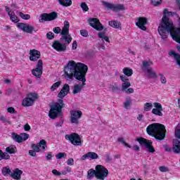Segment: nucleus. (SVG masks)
Returning <instances> with one entry per match:
<instances>
[{"label": "nucleus", "mask_w": 180, "mask_h": 180, "mask_svg": "<svg viewBox=\"0 0 180 180\" xmlns=\"http://www.w3.org/2000/svg\"><path fill=\"white\" fill-rule=\"evenodd\" d=\"M65 78L67 81H73L74 77L82 83L77 84L73 87L72 94H79L85 85H86V72L88 66L82 63H76L74 60H69L64 67Z\"/></svg>", "instance_id": "nucleus-1"}, {"label": "nucleus", "mask_w": 180, "mask_h": 180, "mask_svg": "<svg viewBox=\"0 0 180 180\" xmlns=\"http://www.w3.org/2000/svg\"><path fill=\"white\" fill-rule=\"evenodd\" d=\"M149 136H153L156 140L165 139V127L161 124H151L146 128Z\"/></svg>", "instance_id": "nucleus-2"}, {"label": "nucleus", "mask_w": 180, "mask_h": 180, "mask_svg": "<svg viewBox=\"0 0 180 180\" xmlns=\"http://www.w3.org/2000/svg\"><path fill=\"white\" fill-rule=\"evenodd\" d=\"M61 41H65L66 44H70L72 41V37L70 35V22L67 20L64 22V26L60 30Z\"/></svg>", "instance_id": "nucleus-3"}, {"label": "nucleus", "mask_w": 180, "mask_h": 180, "mask_svg": "<svg viewBox=\"0 0 180 180\" xmlns=\"http://www.w3.org/2000/svg\"><path fill=\"white\" fill-rule=\"evenodd\" d=\"M58 103H56L51 106V110L49 112V116L51 119H56L58 113L61 112V110L64 108V103L63 99H58Z\"/></svg>", "instance_id": "nucleus-4"}, {"label": "nucleus", "mask_w": 180, "mask_h": 180, "mask_svg": "<svg viewBox=\"0 0 180 180\" xmlns=\"http://www.w3.org/2000/svg\"><path fill=\"white\" fill-rule=\"evenodd\" d=\"M96 169V178L99 180H105V178H108L109 175V171L105 167L101 165H98L95 167Z\"/></svg>", "instance_id": "nucleus-5"}, {"label": "nucleus", "mask_w": 180, "mask_h": 180, "mask_svg": "<svg viewBox=\"0 0 180 180\" xmlns=\"http://www.w3.org/2000/svg\"><path fill=\"white\" fill-rule=\"evenodd\" d=\"M18 153V148L15 145H11L6 148V153H4L0 150V160H9L11 156L9 154H16Z\"/></svg>", "instance_id": "nucleus-6"}, {"label": "nucleus", "mask_w": 180, "mask_h": 180, "mask_svg": "<svg viewBox=\"0 0 180 180\" xmlns=\"http://www.w3.org/2000/svg\"><path fill=\"white\" fill-rule=\"evenodd\" d=\"M17 27H18L20 30L24 32V33H28L29 34H32L37 32V30H36L34 26L29 23L18 22L17 24Z\"/></svg>", "instance_id": "nucleus-7"}, {"label": "nucleus", "mask_w": 180, "mask_h": 180, "mask_svg": "<svg viewBox=\"0 0 180 180\" xmlns=\"http://www.w3.org/2000/svg\"><path fill=\"white\" fill-rule=\"evenodd\" d=\"M65 140H68L73 146H82V142L81 141V136L77 133H72L70 134H66L65 136Z\"/></svg>", "instance_id": "nucleus-8"}, {"label": "nucleus", "mask_w": 180, "mask_h": 180, "mask_svg": "<svg viewBox=\"0 0 180 180\" xmlns=\"http://www.w3.org/2000/svg\"><path fill=\"white\" fill-rule=\"evenodd\" d=\"M70 113V123L72 124H76L78 126L79 124V119L82 117V112L81 110H72Z\"/></svg>", "instance_id": "nucleus-9"}, {"label": "nucleus", "mask_w": 180, "mask_h": 180, "mask_svg": "<svg viewBox=\"0 0 180 180\" xmlns=\"http://www.w3.org/2000/svg\"><path fill=\"white\" fill-rule=\"evenodd\" d=\"M101 4L106 8L107 9H110V11H113L114 12H119L120 11H124L126 8L123 4H113L109 3L108 1H101Z\"/></svg>", "instance_id": "nucleus-10"}, {"label": "nucleus", "mask_w": 180, "mask_h": 180, "mask_svg": "<svg viewBox=\"0 0 180 180\" xmlns=\"http://www.w3.org/2000/svg\"><path fill=\"white\" fill-rule=\"evenodd\" d=\"M38 98L39 95H37V94L30 93L28 94L27 97L22 101V105L27 107L32 106V105H33V103H34V101Z\"/></svg>", "instance_id": "nucleus-11"}, {"label": "nucleus", "mask_w": 180, "mask_h": 180, "mask_svg": "<svg viewBox=\"0 0 180 180\" xmlns=\"http://www.w3.org/2000/svg\"><path fill=\"white\" fill-rule=\"evenodd\" d=\"M39 18L40 23H44V22H51V20L57 19V13L53 11L51 13H43Z\"/></svg>", "instance_id": "nucleus-12"}, {"label": "nucleus", "mask_w": 180, "mask_h": 180, "mask_svg": "<svg viewBox=\"0 0 180 180\" xmlns=\"http://www.w3.org/2000/svg\"><path fill=\"white\" fill-rule=\"evenodd\" d=\"M137 141L141 145L145 146L146 148H147L148 153H155V149L153 146V143L146 139L139 138L137 139Z\"/></svg>", "instance_id": "nucleus-13"}, {"label": "nucleus", "mask_w": 180, "mask_h": 180, "mask_svg": "<svg viewBox=\"0 0 180 180\" xmlns=\"http://www.w3.org/2000/svg\"><path fill=\"white\" fill-rule=\"evenodd\" d=\"M88 23L98 32H102V30L103 29V25H102L101 21H99V19L98 18H89L88 20Z\"/></svg>", "instance_id": "nucleus-14"}, {"label": "nucleus", "mask_w": 180, "mask_h": 180, "mask_svg": "<svg viewBox=\"0 0 180 180\" xmlns=\"http://www.w3.org/2000/svg\"><path fill=\"white\" fill-rule=\"evenodd\" d=\"M43 74V60H39L37 68L32 70V75L37 78H40Z\"/></svg>", "instance_id": "nucleus-15"}, {"label": "nucleus", "mask_w": 180, "mask_h": 180, "mask_svg": "<svg viewBox=\"0 0 180 180\" xmlns=\"http://www.w3.org/2000/svg\"><path fill=\"white\" fill-rule=\"evenodd\" d=\"M63 43L65 44H61L59 41H55L52 44V47L54 49V50H56V51H58L59 53L65 51V50H67V45L65 44H66L65 41H63Z\"/></svg>", "instance_id": "nucleus-16"}, {"label": "nucleus", "mask_w": 180, "mask_h": 180, "mask_svg": "<svg viewBox=\"0 0 180 180\" xmlns=\"http://www.w3.org/2000/svg\"><path fill=\"white\" fill-rule=\"evenodd\" d=\"M153 106L155 108L152 110L153 115L155 116H162V105L160 103H154Z\"/></svg>", "instance_id": "nucleus-17"}, {"label": "nucleus", "mask_w": 180, "mask_h": 180, "mask_svg": "<svg viewBox=\"0 0 180 180\" xmlns=\"http://www.w3.org/2000/svg\"><path fill=\"white\" fill-rule=\"evenodd\" d=\"M146 25H147V18L141 17L137 19L136 25L137 26V27L141 29V30H147Z\"/></svg>", "instance_id": "nucleus-18"}, {"label": "nucleus", "mask_w": 180, "mask_h": 180, "mask_svg": "<svg viewBox=\"0 0 180 180\" xmlns=\"http://www.w3.org/2000/svg\"><path fill=\"white\" fill-rule=\"evenodd\" d=\"M40 51L36 49L30 50V61H37L41 57Z\"/></svg>", "instance_id": "nucleus-19"}, {"label": "nucleus", "mask_w": 180, "mask_h": 180, "mask_svg": "<svg viewBox=\"0 0 180 180\" xmlns=\"http://www.w3.org/2000/svg\"><path fill=\"white\" fill-rule=\"evenodd\" d=\"M98 154L95 152H89L84 154L81 158V161H85V160H98Z\"/></svg>", "instance_id": "nucleus-20"}, {"label": "nucleus", "mask_w": 180, "mask_h": 180, "mask_svg": "<svg viewBox=\"0 0 180 180\" xmlns=\"http://www.w3.org/2000/svg\"><path fill=\"white\" fill-rule=\"evenodd\" d=\"M143 71L147 78H150L153 79H155V78H157V73L155 72V70H153V68H146Z\"/></svg>", "instance_id": "nucleus-21"}, {"label": "nucleus", "mask_w": 180, "mask_h": 180, "mask_svg": "<svg viewBox=\"0 0 180 180\" xmlns=\"http://www.w3.org/2000/svg\"><path fill=\"white\" fill-rule=\"evenodd\" d=\"M22 174H23V171L16 168L13 170L11 174V176L13 179L20 180L22 179Z\"/></svg>", "instance_id": "nucleus-22"}, {"label": "nucleus", "mask_w": 180, "mask_h": 180, "mask_svg": "<svg viewBox=\"0 0 180 180\" xmlns=\"http://www.w3.org/2000/svg\"><path fill=\"white\" fill-rule=\"evenodd\" d=\"M169 56L174 58V61L176 62V65H178L180 68V55L179 53H177L175 52V51H170L169 52Z\"/></svg>", "instance_id": "nucleus-23"}, {"label": "nucleus", "mask_w": 180, "mask_h": 180, "mask_svg": "<svg viewBox=\"0 0 180 180\" xmlns=\"http://www.w3.org/2000/svg\"><path fill=\"white\" fill-rule=\"evenodd\" d=\"M70 92V86L68 84H65L63 89L60 90V93L58 94V98H64Z\"/></svg>", "instance_id": "nucleus-24"}, {"label": "nucleus", "mask_w": 180, "mask_h": 180, "mask_svg": "<svg viewBox=\"0 0 180 180\" xmlns=\"http://www.w3.org/2000/svg\"><path fill=\"white\" fill-rule=\"evenodd\" d=\"M174 145H173V151L176 154L180 153V141L178 139H174L173 141Z\"/></svg>", "instance_id": "nucleus-25"}, {"label": "nucleus", "mask_w": 180, "mask_h": 180, "mask_svg": "<svg viewBox=\"0 0 180 180\" xmlns=\"http://www.w3.org/2000/svg\"><path fill=\"white\" fill-rule=\"evenodd\" d=\"M96 176V169H91L87 172V179H94Z\"/></svg>", "instance_id": "nucleus-26"}, {"label": "nucleus", "mask_w": 180, "mask_h": 180, "mask_svg": "<svg viewBox=\"0 0 180 180\" xmlns=\"http://www.w3.org/2000/svg\"><path fill=\"white\" fill-rule=\"evenodd\" d=\"M108 24L111 27H114V29H119L122 25L120 22L117 20L109 21Z\"/></svg>", "instance_id": "nucleus-27"}, {"label": "nucleus", "mask_w": 180, "mask_h": 180, "mask_svg": "<svg viewBox=\"0 0 180 180\" xmlns=\"http://www.w3.org/2000/svg\"><path fill=\"white\" fill-rule=\"evenodd\" d=\"M60 5L62 6H71L72 1L71 0H58Z\"/></svg>", "instance_id": "nucleus-28"}, {"label": "nucleus", "mask_w": 180, "mask_h": 180, "mask_svg": "<svg viewBox=\"0 0 180 180\" xmlns=\"http://www.w3.org/2000/svg\"><path fill=\"white\" fill-rule=\"evenodd\" d=\"M11 138L13 139V140L14 141H15L16 143H22V138L20 136V134L18 135L16 133L13 132L11 134Z\"/></svg>", "instance_id": "nucleus-29"}, {"label": "nucleus", "mask_w": 180, "mask_h": 180, "mask_svg": "<svg viewBox=\"0 0 180 180\" xmlns=\"http://www.w3.org/2000/svg\"><path fill=\"white\" fill-rule=\"evenodd\" d=\"M8 15L10 16L11 21L14 22L15 23H18V22H19V18L18 16H16V15H15V13L9 11Z\"/></svg>", "instance_id": "nucleus-30"}, {"label": "nucleus", "mask_w": 180, "mask_h": 180, "mask_svg": "<svg viewBox=\"0 0 180 180\" xmlns=\"http://www.w3.org/2000/svg\"><path fill=\"white\" fill-rule=\"evenodd\" d=\"M98 37L99 39H101L102 40H105V41H107L108 43H110V41L109 40V37L105 34V32H98Z\"/></svg>", "instance_id": "nucleus-31"}, {"label": "nucleus", "mask_w": 180, "mask_h": 180, "mask_svg": "<svg viewBox=\"0 0 180 180\" xmlns=\"http://www.w3.org/2000/svg\"><path fill=\"white\" fill-rule=\"evenodd\" d=\"M123 74H124V75H127V77H131V75H133V70L129 68H124L123 69Z\"/></svg>", "instance_id": "nucleus-32"}, {"label": "nucleus", "mask_w": 180, "mask_h": 180, "mask_svg": "<svg viewBox=\"0 0 180 180\" xmlns=\"http://www.w3.org/2000/svg\"><path fill=\"white\" fill-rule=\"evenodd\" d=\"M129 86H131V84L130 83V82L127 81V82H124V83H122V92H124L127 89H128V88H129Z\"/></svg>", "instance_id": "nucleus-33"}, {"label": "nucleus", "mask_w": 180, "mask_h": 180, "mask_svg": "<svg viewBox=\"0 0 180 180\" xmlns=\"http://www.w3.org/2000/svg\"><path fill=\"white\" fill-rule=\"evenodd\" d=\"M153 109V103H146L143 105V110L145 112H150Z\"/></svg>", "instance_id": "nucleus-34"}, {"label": "nucleus", "mask_w": 180, "mask_h": 180, "mask_svg": "<svg viewBox=\"0 0 180 180\" xmlns=\"http://www.w3.org/2000/svg\"><path fill=\"white\" fill-rule=\"evenodd\" d=\"M150 65H153V62L144 60V61L143 62V68H142V70H143V71H145V70H147V68H151V67H149Z\"/></svg>", "instance_id": "nucleus-35"}, {"label": "nucleus", "mask_w": 180, "mask_h": 180, "mask_svg": "<svg viewBox=\"0 0 180 180\" xmlns=\"http://www.w3.org/2000/svg\"><path fill=\"white\" fill-rule=\"evenodd\" d=\"M38 144H39L41 150H43V151H44V150H46V147H47V143H46L44 139L41 140Z\"/></svg>", "instance_id": "nucleus-36"}, {"label": "nucleus", "mask_w": 180, "mask_h": 180, "mask_svg": "<svg viewBox=\"0 0 180 180\" xmlns=\"http://www.w3.org/2000/svg\"><path fill=\"white\" fill-rule=\"evenodd\" d=\"M61 85V82H57L54 83L51 86V91H54L57 88H58Z\"/></svg>", "instance_id": "nucleus-37"}, {"label": "nucleus", "mask_w": 180, "mask_h": 180, "mask_svg": "<svg viewBox=\"0 0 180 180\" xmlns=\"http://www.w3.org/2000/svg\"><path fill=\"white\" fill-rule=\"evenodd\" d=\"M56 160H61V158H67V154L65 153H59L56 155Z\"/></svg>", "instance_id": "nucleus-38"}, {"label": "nucleus", "mask_w": 180, "mask_h": 180, "mask_svg": "<svg viewBox=\"0 0 180 180\" xmlns=\"http://www.w3.org/2000/svg\"><path fill=\"white\" fill-rule=\"evenodd\" d=\"M19 15L22 19H24V20H29V19H30V15L29 14H23V13L20 12Z\"/></svg>", "instance_id": "nucleus-39"}, {"label": "nucleus", "mask_w": 180, "mask_h": 180, "mask_svg": "<svg viewBox=\"0 0 180 180\" xmlns=\"http://www.w3.org/2000/svg\"><path fill=\"white\" fill-rule=\"evenodd\" d=\"M118 141L119 143H122V144H123V146H124L125 147H128V148H131V146L126 143L124 140H123V138H119Z\"/></svg>", "instance_id": "nucleus-40"}, {"label": "nucleus", "mask_w": 180, "mask_h": 180, "mask_svg": "<svg viewBox=\"0 0 180 180\" xmlns=\"http://www.w3.org/2000/svg\"><path fill=\"white\" fill-rule=\"evenodd\" d=\"M20 136H21V143L22 141H26V140L29 139V134L26 133L20 134Z\"/></svg>", "instance_id": "nucleus-41"}, {"label": "nucleus", "mask_w": 180, "mask_h": 180, "mask_svg": "<svg viewBox=\"0 0 180 180\" xmlns=\"http://www.w3.org/2000/svg\"><path fill=\"white\" fill-rule=\"evenodd\" d=\"M32 148L36 153H39L40 151V146H39V143L38 144H32Z\"/></svg>", "instance_id": "nucleus-42"}, {"label": "nucleus", "mask_w": 180, "mask_h": 180, "mask_svg": "<svg viewBox=\"0 0 180 180\" xmlns=\"http://www.w3.org/2000/svg\"><path fill=\"white\" fill-rule=\"evenodd\" d=\"M81 8L84 12H88V11H89V8L88 7V5H86V3H82Z\"/></svg>", "instance_id": "nucleus-43"}, {"label": "nucleus", "mask_w": 180, "mask_h": 180, "mask_svg": "<svg viewBox=\"0 0 180 180\" xmlns=\"http://www.w3.org/2000/svg\"><path fill=\"white\" fill-rule=\"evenodd\" d=\"M162 0H151V4L153 6H158V5H161Z\"/></svg>", "instance_id": "nucleus-44"}, {"label": "nucleus", "mask_w": 180, "mask_h": 180, "mask_svg": "<svg viewBox=\"0 0 180 180\" xmlns=\"http://www.w3.org/2000/svg\"><path fill=\"white\" fill-rule=\"evenodd\" d=\"M3 175H8V174H11V169L8 167H4L2 169Z\"/></svg>", "instance_id": "nucleus-45"}, {"label": "nucleus", "mask_w": 180, "mask_h": 180, "mask_svg": "<svg viewBox=\"0 0 180 180\" xmlns=\"http://www.w3.org/2000/svg\"><path fill=\"white\" fill-rule=\"evenodd\" d=\"M46 39L49 40H53V39H54V34L52 32H49L46 34Z\"/></svg>", "instance_id": "nucleus-46"}, {"label": "nucleus", "mask_w": 180, "mask_h": 180, "mask_svg": "<svg viewBox=\"0 0 180 180\" xmlns=\"http://www.w3.org/2000/svg\"><path fill=\"white\" fill-rule=\"evenodd\" d=\"M110 89L112 92H117V91H119V87L117 86L110 85Z\"/></svg>", "instance_id": "nucleus-47"}, {"label": "nucleus", "mask_w": 180, "mask_h": 180, "mask_svg": "<svg viewBox=\"0 0 180 180\" xmlns=\"http://www.w3.org/2000/svg\"><path fill=\"white\" fill-rule=\"evenodd\" d=\"M175 137L180 140V128H176L175 129Z\"/></svg>", "instance_id": "nucleus-48"}, {"label": "nucleus", "mask_w": 180, "mask_h": 180, "mask_svg": "<svg viewBox=\"0 0 180 180\" xmlns=\"http://www.w3.org/2000/svg\"><path fill=\"white\" fill-rule=\"evenodd\" d=\"M80 34L81 36H83V37H88V31L82 30H80Z\"/></svg>", "instance_id": "nucleus-49"}, {"label": "nucleus", "mask_w": 180, "mask_h": 180, "mask_svg": "<svg viewBox=\"0 0 180 180\" xmlns=\"http://www.w3.org/2000/svg\"><path fill=\"white\" fill-rule=\"evenodd\" d=\"M160 82L162 84H167V78H165V76L161 74H160Z\"/></svg>", "instance_id": "nucleus-50"}, {"label": "nucleus", "mask_w": 180, "mask_h": 180, "mask_svg": "<svg viewBox=\"0 0 180 180\" xmlns=\"http://www.w3.org/2000/svg\"><path fill=\"white\" fill-rule=\"evenodd\" d=\"M159 170L160 171V172H168L169 171L168 167L164 166H160L159 167Z\"/></svg>", "instance_id": "nucleus-51"}, {"label": "nucleus", "mask_w": 180, "mask_h": 180, "mask_svg": "<svg viewBox=\"0 0 180 180\" xmlns=\"http://www.w3.org/2000/svg\"><path fill=\"white\" fill-rule=\"evenodd\" d=\"M120 79H121V81H122V82H127V81H129V78L126 77V75H120Z\"/></svg>", "instance_id": "nucleus-52"}, {"label": "nucleus", "mask_w": 180, "mask_h": 180, "mask_svg": "<svg viewBox=\"0 0 180 180\" xmlns=\"http://www.w3.org/2000/svg\"><path fill=\"white\" fill-rule=\"evenodd\" d=\"M163 148L167 153H171V151H172V148L168 146V145H164Z\"/></svg>", "instance_id": "nucleus-53"}, {"label": "nucleus", "mask_w": 180, "mask_h": 180, "mask_svg": "<svg viewBox=\"0 0 180 180\" xmlns=\"http://www.w3.org/2000/svg\"><path fill=\"white\" fill-rule=\"evenodd\" d=\"M53 32L58 34V33H61V28L60 27H56L53 29Z\"/></svg>", "instance_id": "nucleus-54"}, {"label": "nucleus", "mask_w": 180, "mask_h": 180, "mask_svg": "<svg viewBox=\"0 0 180 180\" xmlns=\"http://www.w3.org/2000/svg\"><path fill=\"white\" fill-rule=\"evenodd\" d=\"M131 105V101H127L124 103V106L125 109H129V107Z\"/></svg>", "instance_id": "nucleus-55"}, {"label": "nucleus", "mask_w": 180, "mask_h": 180, "mask_svg": "<svg viewBox=\"0 0 180 180\" xmlns=\"http://www.w3.org/2000/svg\"><path fill=\"white\" fill-rule=\"evenodd\" d=\"M124 92H125V94H134V89H133V88H129L127 89Z\"/></svg>", "instance_id": "nucleus-56"}, {"label": "nucleus", "mask_w": 180, "mask_h": 180, "mask_svg": "<svg viewBox=\"0 0 180 180\" xmlns=\"http://www.w3.org/2000/svg\"><path fill=\"white\" fill-rule=\"evenodd\" d=\"M67 165H74V159H72V158H69V159L67 160Z\"/></svg>", "instance_id": "nucleus-57"}, {"label": "nucleus", "mask_w": 180, "mask_h": 180, "mask_svg": "<svg viewBox=\"0 0 180 180\" xmlns=\"http://www.w3.org/2000/svg\"><path fill=\"white\" fill-rule=\"evenodd\" d=\"M29 154L30 155H31L32 157H37V154L36 153V151L33 150H29Z\"/></svg>", "instance_id": "nucleus-58"}, {"label": "nucleus", "mask_w": 180, "mask_h": 180, "mask_svg": "<svg viewBox=\"0 0 180 180\" xmlns=\"http://www.w3.org/2000/svg\"><path fill=\"white\" fill-rule=\"evenodd\" d=\"M77 47H78V44L77 43V41H74L72 45V50H77Z\"/></svg>", "instance_id": "nucleus-59"}, {"label": "nucleus", "mask_w": 180, "mask_h": 180, "mask_svg": "<svg viewBox=\"0 0 180 180\" xmlns=\"http://www.w3.org/2000/svg\"><path fill=\"white\" fill-rule=\"evenodd\" d=\"M52 174H53V175H56V176H60V175H61V173L60 172H58L57 169H53Z\"/></svg>", "instance_id": "nucleus-60"}, {"label": "nucleus", "mask_w": 180, "mask_h": 180, "mask_svg": "<svg viewBox=\"0 0 180 180\" xmlns=\"http://www.w3.org/2000/svg\"><path fill=\"white\" fill-rule=\"evenodd\" d=\"M0 120H1V122H3V123H9V121L8 120H6V118L4 116L0 117Z\"/></svg>", "instance_id": "nucleus-61"}, {"label": "nucleus", "mask_w": 180, "mask_h": 180, "mask_svg": "<svg viewBox=\"0 0 180 180\" xmlns=\"http://www.w3.org/2000/svg\"><path fill=\"white\" fill-rule=\"evenodd\" d=\"M7 112H8V113H15V108L10 107L7 109Z\"/></svg>", "instance_id": "nucleus-62"}, {"label": "nucleus", "mask_w": 180, "mask_h": 180, "mask_svg": "<svg viewBox=\"0 0 180 180\" xmlns=\"http://www.w3.org/2000/svg\"><path fill=\"white\" fill-rule=\"evenodd\" d=\"M24 130H25V131H29V130H30V125H29V124H25Z\"/></svg>", "instance_id": "nucleus-63"}, {"label": "nucleus", "mask_w": 180, "mask_h": 180, "mask_svg": "<svg viewBox=\"0 0 180 180\" xmlns=\"http://www.w3.org/2000/svg\"><path fill=\"white\" fill-rule=\"evenodd\" d=\"M132 150H134V151H140V147L137 145H135L132 147Z\"/></svg>", "instance_id": "nucleus-64"}]
</instances>
